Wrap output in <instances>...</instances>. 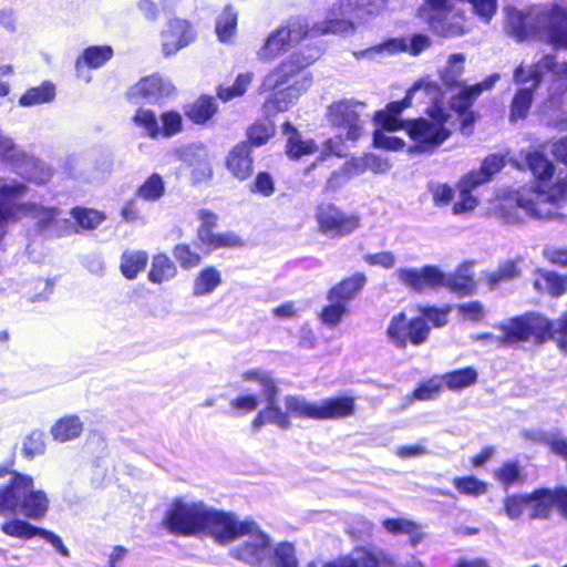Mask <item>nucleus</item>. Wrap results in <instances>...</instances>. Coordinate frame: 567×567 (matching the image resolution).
<instances>
[{
	"instance_id": "f257e3e1",
	"label": "nucleus",
	"mask_w": 567,
	"mask_h": 567,
	"mask_svg": "<svg viewBox=\"0 0 567 567\" xmlns=\"http://www.w3.org/2000/svg\"><path fill=\"white\" fill-rule=\"evenodd\" d=\"M506 31L518 41L538 37L556 47H567V9L558 4H537L519 10L507 7ZM546 72L567 75V62L557 63L553 55H545L537 63L519 64L514 71V82L520 87L511 105V120L525 118L530 109L534 91Z\"/></svg>"
},
{
	"instance_id": "f03ea898",
	"label": "nucleus",
	"mask_w": 567,
	"mask_h": 567,
	"mask_svg": "<svg viewBox=\"0 0 567 567\" xmlns=\"http://www.w3.org/2000/svg\"><path fill=\"white\" fill-rule=\"evenodd\" d=\"M502 336L482 333L474 336L476 341H485L494 347L515 342L533 340L535 343H543L546 339H553L558 347L567 352V311L558 321L551 322L538 313H526L516 317L501 326Z\"/></svg>"
},
{
	"instance_id": "7ed1b4c3",
	"label": "nucleus",
	"mask_w": 567,
	"mask_h": 567,
	"mask_svg": "<svg viewBox=\"0 0 567 567\" xmlns=\"http://www.w3.org/2000/svg\"><path fill=\"white\" fill-rule=\"evenodd\" d=\"M246 539L233 549V556L251 566H264L271 560L268 536L256 523L239 522L231 513L215 511V542L228 543L238 537Z\"/></svg>"
},
{
	"instance_id": "20e7f679",
	"label": "nucleus",
	"mask_w": 567,
	"mask_h": 567,
	"mask_svg": "<svg viewBox=\"0 0 567 567\" xmlns=\"http://www.w3.org/2000/svg\"><path fill=\"white\" fill-rule=\"evenodd\" d=\"M443 94L437 102H431L432 107L429 112L430 117L408 121L404 130L410 138L414 142V146L409 152H432L441 146L451 135V131L446 127L447 113L441 107Z\"/></svg>"
},
{
	"instance_id": "39448f33",
	"label": "nucleus",
	"mask_w": 567,
	"mask_h": 567,
	"mask_svg": "<svg viewBox=\"0 0 567 567\" xmlns=\"http://www.w3.org/2000/svg\"><path fill=\"white\" fill-rule=\"evenodd\" d=\"M244 380L250 383L248 391H257L267 403L252 421V429L258 431L262 425L276 424L281 429H288L291 425L287 411H282L278 405L279 389L275 379L266 371H248L244 374Z\"/></svg>"
},
{
	"instance_id": "423d86ee",
	"label": "nucleus",
	"mask_w": 567,
	"mask_h": 567,
	"mask_svg": "<svg viewBox=\"0 0 567 567\" xmlns=\"http://www.w3.org/2000/svg\"><path fill=\"white\" fill-rule=\"evenodd\" d=\"M212 523L210 511L200 502L177 498L168 506L163 525L173 534L202 535Z\"/></svg>"
},
{
	"instance_id": "0eeeda50",
	"label": "nucleus",
	"mask_w": 567,
	"mask_h": 567,
	"mask_svg": "<svg viewBox=\"0 0 567 567\" xmlns=\"http://www.w3.org/2000/svg\"><path fill=\"white\" fill-rule=\"evenodd\" d=\"M565 196H567V176L559 178L548 192L539 185L534 198L517 197L516 207L504 205L502 207L503 217L508 224H517L523 220L519 215V210H523L527 216L536 219H553L554 213L546 205L557 204Z\"/></svg>"
},
{
	"instance_id": "6e6552de",
	"label": "nucleus",
	"mask_w": 567,
	"mask_h": 567,
	"mask_svg": "<svg viewBox=\"0 0 567 567\" xmlns=\"http://www.w3.org/2000/svg\"><path fill=\"white\" fill-rule=\"evenodd\" d=\"M420 17L440 35L456 37L465 32L463 16L449 0H425L420 8Z\"/></svg>"
},
{
	"instance_id": "1a4fd4ad",
	"label": "nucleus",
	"mask_w": 567,
	"mask_h": 567,
	"mask_svg": "<svg viewBox=\"0 0 567 567\" xmlns=\"http://www.w3.org/2000/svg\"><path fill=\"white\" fill-rule=\"evenodd\" d=\"M318 51H313L308 55L301 53H293L289 55L278 68L267 74L260 86L261 91H271L280 85L289 83L296 76L300 75V81L297 86L301 90H306L311 79L306 75L305 69L311 65L318 59Z\"/></svg>"
},
{
	"instance_id": "9d476101",
	"label": "nucleus",
	"mask_w": 567,
	"mask_h": 567,
	"mask_svg": "<svg viewBox=\"0 0 567 567\" xmlns=\"http://www.w3.org/2000/svg\"><path fill=\"white\" fill-rule=\"evenodd\" d=\"M421 91L425 93L431 102H437L439 97L442 95V90L437 83L430 81L429 79H422L413 84L403 100L391 102L384 111L377 113V125L386 131L404 128L405 123L399 118V115L404 109L411 105L413 96Z\"/></svg>"
},
{
	"instance_id": "9b49d317",
	"label": "nucleus",
	"mask_w": 567,
	"mask_h": 567,
	"mask_svg": "<svg viewBox=\"0 0 567 567\" xmlns=\"http://www.w3.org/2000/svg\"><path fill=\"white\" fill-rule=\"evenodd\" d=\"M430 331L423 318H408L404 312H399L390 319L385 333L395 348L405 349L409 343L419 347L426 342Z\"/></svg>"
},
{
	"instance_id": "f8f14e48",
	"label": "nucleus",
	"mask_w": 567,
	"mask_h": 567,
	"mask_svg": "<svg viewBox=\"0 0 567 567\" xmlns=\"http://www.w3.org/2000/svg\"><path fill=\"white\" fill-rule=\"evenodd\" d=\"M20 206L21 218L28 216L34 219L37 230L44 237L58 238L78 231L61 209L22 203Z\"/></svg>"
},
{
	"instance_id": "ddd939ff",
	"label": "nucleus",
	"mask_w": 567,
	"mask_h": 567,
	"mask_svg": "<svg viewBox=\"0 0 567 567\" xmlns=\"http://www.w3.org/2000/svg\"><path fill=\"white\" fill-rule=\"evenodd\" d=\"M364 103L355 100H341L333 102L327 112V118L332 126L346 131V138L357 141L362 134L360 111Z\"/></svg>"
},
{
	"instance_id": "4468645a",
	"label": "nucleus",
	"mask_w": 567,
	"mask_h": 567,
	"mask_svg": "<svg viewBox=\"0 0 567 567\" xmlns=\"http://www.w3.org/2000/svg\"><path fill=\"white\" fill-rule=\"evenodd\" d=\"M316 218L320 231L331 238L346 236L360 225L358 216L344 214L331 204L320 205Z\"/></svg>"
},
{
	"instance_id": "2eb2a0df",
	"label": "nucleus",
	"mask_w": 567,
	"mask_h": 567,
	"mask_svg": "<svg viewBox=\"0 0 567 567\" xmlns=\"http://www.w3.org/2000/svg\"><path fill=\"white\" fill-rule=\"evenodd\" d=\"M307 567H319L316 563H310ZM322 567H394V560L384 551L378 549H368L358 547L348 556L340 557L333 561L326 563ZM411 567H425L417 561Z\"/></svg>"
},
{
	"instance_id": "dca6fc26",
	"label": "nucleus",
	"mask_w": 567,
	"mask_h": 567,
	"mask_svg": "<svg viewBox=\"0 0 567 567\" xmlns=\"http://www.w3.org/2000/svg\"><path fill=\"white\" fill-rule=\"evenodd\" d=\"M27 189L20 182L0 181V240L7 233L8 224L21 218L20 200Z\"/></svg>"
},
{
	"instance_id": "f3484780",
	"label": "nucleus",
	"mask_w": 567,
	"mask_h": 567,
	"mask_svg": "<svg viewBox=\"0 0 567 567\" xmlns=\"http://www.w3.org/2000/svg\"><path fill=\"white\" fill-rule=\"evenodd\" d=\"M532 518H547L553 509L567 513V488H539L529 494Z\"/></svg>"
},
{
	"instance_id": "a211bd4d",
	"label": "nucleus",
	"mask_w": 567,
	"mask_h": 567,
	"mask_svg": "<svg viewBox=\"0 0 567 567\" xmlns=\"http://www.w3.org/2000/svg\"><path fill=\"white\" fill-rule=\"evenodd\" d=\"M196 38V31L189 21L184 19H172L162 31V51L165 56L177 53L190 44Z\"/></svg>"
},
{
	"instance_id": "6ab92c4d",
	"label": "nucleus",
	"mask_w": 567,
	"mask_h": 567,
	"mask_svg": "<svg viewBox=\"0 0 567 567\" xmlns=\"http://www.w3.org/2000/svg\"><path fill=\"white\" fill-rule=\"evenodd\" d=\"M360 0H340L330 9L328 19L312 29L316 33H343L352 28V18L359 9Z\"/></svg>"
},
{
	"instance_id": "aec40b11",
	"label": "nucleus",
	"mask_w": 567,
	"mask_h": 567,
	"mask_svg": "<svg viewBox=\"0 0 567 567\" xmlns=\"http://www.w3.org/2000/svg\"><path fill=\"white\" fill-rule=\"evenodd\" d=\"M32 487V477L14 473L10 482L0 487V515L3 517L19 514L24 494Z\"/></svg>"
},
{
	"instance_id": "412c9836",
	"label": "nucleus",
	"mask_w": 567,
	"mask_h": 567,
	"mask_svg": "<svg viewBox=\"0 0 567 567\" xmlns=\"http://www.w3.org/2000/svg\"><path fill=\"white\" fill-rule=\"evenodd\" d=\"M113 48L110 45H92L83 50L75 61L76 76L85 82L91 81V75L84 71V66L99 69L113 56Z\"/></svg>"
},
{
	"instance_id": "4be33fe9",
	"label": "nucleus",
	"mask_w": 567,
	"mask_h": 567,
	"mask_svg": "<svg viewBox=\"0 0 567 567\" xmlns=\"http://www.w3.org/2000/svg\"><path fill=\"white\" fill-rule=\"evenodd\" d=\"M175 86L169 80L157 75H151L138 81L130 90L131 96L145 99H159L172 95Z\"/></svg>"
},
{
	"instance_id": "5701e85b",
	"label": "nucleus",
	"mask_w": 567,
	"mask_h": 567,
	"mask_svg": "<svg viewBox=\"0 0 567 567\" xmlns=\"http://www.w3.org/2000/svg\"><path fill=\"white\" fill-rule=\"evenodd\" d=\"M317 411L316 420L346 419L354 414L355 403L349 396L331 398L317 403Z\"/></svg>"
},
{
	"instance_id": "b1692460",
	"label": "nucleus",
	"mask_w": 567,
	"mask_h": 567,
	"mask_svg": "<svg viewBox=\"0 0 567 567\" xmlns=\"http://www.w3.org/2000/svg\"><path fill=\"white\" fill-rule=\"evenodd\" d=\"M282 130L287 137L286 153L290 158L298 159L302 156L317 152L318 146L315 141L303 137L301 133L289 122L284 124Z\"/></svg>"
},
{
	"instance_id": "393cba45",
	"label": "nucleus",
	"mask_w": 567,
	"mask_h": 567,
	"mask_svg": "<svg viewBox=\"0 0 567 567\" xmlns=\"http://www.w3.org/2000/svg\"><path fill=\"white\" fill-rule=\"evenodd\" d=\"M227 167L231 174L244 181L252 173V158L250 156V145L240 143L233 148L227 157Z\"/></svg>"
},
{
	"instance_id": "a878e982",
	"label": "nucleus",
	"mask_w": 567,
	"mask_h": 567,
	"mask_svg": "<svg viewBox=\"0 0 567 567\" xmlns=\"http://www.w3.org/2000/svg\"><path fill=\"white\" fill-rule=\"evenodd\" d=\"M498 74H493L481 83H476L463 89L458 94L452 97V109L458 113H465V111L473 104V102L481 95V93L485 90H491L498 81Z\"/></svg>"
},
{
	"instance_id": "bb28decb",
	"label": "nucleus",
	"mask_w": 567,
	"mask_h": 567,
	"mask_svg": "<svg viewBox=\"0 0 567 567\" xmlns=\"http://www.w3.org/2000/svg\"><path fill=\"white\" fill-rule=\"evenodd\" d=\"M49 508V499L43 491L29 487L24 494L19 509V514L27 518L39 520L43 518Z\"/></svg>"
},
{
	"instance_id": "cd10ccee",
	"label": "nucleus",
	"mask_w": 567,
	"mask_h": 567,
	"mask_svg": "<svg viewBox=\"0 0 567 567\" xmlns=\"http://www.w3.org/2000/svg\"><path fill=\"white\" fill-rule=\"evenodd\" d=\"M475 175H465L457 184L458 199L453 205V213L455 215L470 214L478 205V199L472 195V190L480 186Z\"/></svg>"
},
{
	"instance_id": "c85d7f7f",
	"label": "nucleus",
	"mask_w": 567,
	"mask_h": 567,
	"mask_svg": "<svg viewBox=\"0 0 567 567\" xmlns=\"http://www.w3.org/2000/svg\"><path fill=\"white\" fill-rule=\"evenodd\" d=\"M83 422L78 415H65L59 419L50 430L54 441L65 443L80 437L83 432Z\"/></svg>"
},
{
	"instance_id": "c756f323",
	"label": "nucleus",
	"mask_w": 567,
	"mask_h": 567,
	"mask_svg": "<svg viewBox=\"0 0 567 567\" xmlns=\"http://www.w3.org/2000/svg\"><path fill=\"white\" fill-rule=\"evenodd\" d=\"M293 83L285 90L277 91L264 103V112L268 116L276 115L289 109L291 104L297 101L300 95L301 89Z\"/></svg>"
},
{
	"instance_id": "7c9ffc66",
	"label": "nucleus",
	"mask_w": 567,
	"mask_h": 567,
	"mask_svg": "<svg viewBox=\"0 0 567 567\" xmlns=\"http://www.w3.org/2000/svg\"><path fill=\"white\" fill-rule=\"evenodd\" d=\"M290 45L288 32L279 28L267 37L264 45L257 52L258 59L270 62L287 51Z\"/></svg>"
},
{
	"instance_id": "2f4dec72",
	"label": "nucleus",
	"mask_w": 567,
	"mask_h": 567,
	"mask_svg": "<svg viewBox=\"0 0 567 567\" xmlns=\"http://www.w3.org/2000/svg\"><path fill=\"white\" fill-rule=\"evenodd\" d=\"M17 173L34 183H47L52 177V169L40 159L25 154V158L14 168Z\"/></svg>"
},
{
	"instance_id": "473e14b6",
	"label": "nucleus",
	"mask_w": 567,
	"mask_h": 567,
	"mask_svg": "<svg viewBox=\"0 0 567 567\" xmlns=\"http://www.w3.org/2000/svg\"><path fill=\"white\" fill-rule=\"evenodd\" d=\"M525 161L533 172L534 176L539 181L542 188H545V183L554 175V164L544 155L543 152L533 150L525 152Z\"/></svg>"
},
{
	"instance_id": "72a5a7b5",
	"label": "nucleus",
	"mask_w": 567,
	"mask_h": 567,
	"mask_svg": "<svg viewBox=\"0 0 567 567\" xmlns=\"http://www.w3.org/2000/svg\"><path fill=\"white\" fill-rule=\"evenodd\" d=\"M534 287L539 292H548L554 297L561 296L567 290V277L553 271L539 270Z\"/></svg>"
},
{
	"instance_id": "f704fd0d",
	"label": "nucleus",
	"mask_w": 567,
	"mask_h": 567,
	"mask_svg": "<svg viewBox=\"0 0 567 567\" xmlns=\"http://www.w3.org/2000/svg\"><path fill=\"white\" fill-rule=\"evenodd\" d=\"M430 44L431 40L429 37L424 34H415L411 39L391 40L384 45H382L380 49L386 50L391 53L405 51L413 55H417L422 51L427 49Z\"/></svg>"
},
{
	"instance_id": "c9c22d12",
	"label": "nucleus",
	"mask_w": 567,
	"mask_h": 567,
	"mask_svg": "<svg viewBox=\"0 0 567 567\" xmlns=\"http://www.w3.org/2000/svg\"><path fill=\"white\" fill-rule=\"evenodd\" d=\"M364 284V275L357 274L334 286L328 293V300H334L336 298L347 305L361 290Z\"/></svg>"
},
{
	"instance_id": "e433bc0d",
	"label": "nucleus",
	"mask_w": 567,
	"mask_h": 567,
	"mask_svg": "<svg viewBox=\"0 0 567 567\" xmlns=\"http://www.w3.org/2000/svg\"><path fill=\"white\" fill-rule=\"evenodd\" d=\"M447 280L445 287L451 288L453 291L468 295L475 289V281L473 278L472 265H462L453 275H446Z\"/></svg>"
},
{
	"instance_id": "4c0bfd02",
	"label": "nucleus",
	"mask_w": 567,
	"mask_h": 567,
	"mask_svg": "<svg viewBox=\"0 0 567 567\" xmlns=\"http://www.w3.org/2000/svg\"><path fill=\"white\" fill-rule=\"evenodd\" d=\"M147 255L142 250H126L121 257L120 269L126 279H134L147 264Z\"/></svg>"
},
{
	"instance_id": "58836bf2",
	"label": "nucleus",
	"mask_w": 567,
	"mask_h": 567,
	"mask_svg": "<svg viewBox=\"0 0 567 567\" xmlns=\"http://www.w3.org/2000/svg\"><path fill=\"white\" fill-rule=\"evenodd\" d=\"M465 55L454 53L449 56L446 65L440 71V76L447 87L461 84L460 79L464 71Z\"/></svg>"
},
{
	"instance_id": "ea45409f",
	"label": "nucleus",
	"mask_w": 567,
	"mask_h": 567,
	"mask_svg": "<svg viewBox=\"0 0 567 567\" xmlns=\"http://www.w3.org/2000/svg\"><path fill=\"white\" fill-rule=\"evenodd\" d=\"M55 96V87L53 84L45 82L39 86L29 89L19 99L21 106H34L51 102Z\"/></svg>"
},
{
	"instance_id": "a19ab883",
	"label": "nucleus",
	"mask_w": 567,
	"mask_h": 567,
	"mask_svg": "<svg viewBox=\"0 0 567 567\" xmlns=\"http://www.w3.org/2000/svg\"><path fill=\"white\" fill-rule=\"evenodd\" d=\"M285 406L288 416L312 420L317 417V403H311L302 396L287 395L285 398Z\"/></svg>"
},
{
	"instance_id": "79ce46f5",
	"label": "nucleus",
	"mask_w": 567,
	"mask_h": 567,
	"mask_svg": "<svg viewBox=\"0 0 567 567\" xmlns=\"http://www.w3.org/2000/svg\"><path fill=\"white\" fill-rule=\"evenodd\" d=\"M177 269L174 262L166 255L154 257L148 279L154 284H162L176 276Z\"/></svg>"
},
{
	"instance_id": "37998d69",
	"label": "nucleus",
	"mask_w": 567,
	"mask_h": 567,
	"mask_svg": "<svg viewBox=\"0 0 567 567\" xmlns=\"http://www.w3.org/2000/svg\"><path fill=\"white\" fill-rule=\"evenodd\" d=\"M383 527L386 532L391 534L409 535L410 542L413 546H416L422 539V534L416 524L404 518L385 519L383 520Z\"/></svg>"
},
{
	"instance_id": "c03bdc74",
	"label": "nucleus",
	"mask_w": 567,
	"mask_h": 567,
	"mask_svg": "<svg viewBox=\"0 0 567 567\" xmlns=\"http://www.w3.org/2000/svg\"><path fill=\"white\" fill-rule=\"evenodd\" d=\"M237 30V11L231 7H226L219 16L215 32L220 42H229Z\"/></svg>"
},
{
	"instance_id": "a18cd8bd",
	"label": "nucleus",
	"mask_w": 567,
	"mask_h": 567,
	"mask_svg": "<svg viewBox=\"0 0 567 567\" xmlns=\"http://www.w3.org/2000/svg\"><path fill=\"white\" fill-rule=\"evenodd\" d=\"M443 381L450 390H462L477 381V372L473 368L456 370L444 374Z\"/></svg>"
},
{
	"instance_id": "49530a36",
	"label": "nucleus",
	"mask_w": 567,
	"mask_h": 567,
	"mask_svg": "<svg viewBox=\"0 0 567 567\" xmlns=\"http://www.w3.org/2000/svg\"><path fill=\"white\" fill-rule=\"evenodd\" d=\"M1 532L10 537L30 539L39 536L41 528L29 524L25 520L13 518L3 523L0 527Z\"/></svg>"
},
{
	"instance_id": "de8ad7c7",
	"label": "nucleus",
	"mask_w": 567,
	"mask_h": 567,
	"mask_svg": "<svg viewBox=\"0 0 567 567\" xmlns=\"http://www.w3.org/2000/svg\"><path fill=\"white\" fill-rule=\"evenodd\" d=\"M71 216L84 230L95 229L101 223L105 220V215L102 212L91 208H73L71 210Z\"/></svg>"
},
{
	"instance_id": "09e8293b",
	"label": "nucleus",
	"mask_w": 567,
	"mask_h": 567,
	"mask_svg": "<svg viewBox=\"0 0 567 567\" xmlns=\"http://www.w3.org/2000/svg\"><path fill=\"white\" fill-rule=\"evenodd\" d=\"M186 116L194 123L200 124L207 121L213 114V102L208 95H203L193 104L188 105Z\"/></svg>"
},
{
	"instance_id": "8fccbe9b",
	"label": "nucleus",
	"mask_w": 567,
	"mask_h": 567,
	"mask_svg": "<svg viewBox=\"0 0 567 567\" xmlns=\"http://www.w3.org/2000/svg\"><path fill=\"white\" fill-rule=\"evenodd\" d=\"M504 156L501 154L488 155L478 171H473L467 175H475L477 184L482 185L489 181V178L499 172L504 166Z\"/></svg>"
},
{
	"instance_id": "3c124183",
	"label": "nucleus",
	"mask_w": 567,
	"mask_h": 567,
	"mask_svg": "<svg viewBox=\"0 0 567 567\" xmlns=\"http://www.w3.org/2000/svg\"><path fill=\"white\" fill-rule=\"evenodd\" d=\"M0 158L14 168L25 158V153L13 142V140L0 131Z\"/></svg>"
},
{
	"instance_id": "603ef678",
	"label": "nucleus",
	"mask_w": 567,
	"mask_h": 567,
	"mask_svg": "<svg viewBox=\"0 0 567 567\" xmlns=\"http://www.w3.org/2000/svg\"><path fill=\"white\" fill-rule=\"evenodd\" d=\"M165 193V184L158 174H152L137 189L138 197L155 202Z\"/></svg>"
},
{
	"instance_id": "864d4df0",
	"label": "nucleus",
	"mask_w": 567,
	"mask_h": 567,
	"mask_svg": "<svg viewBox=\"0 0 567 567\" xmlns=\"http://www.w3.org/2000/svg\"><path fill=\"white\" fill-rule=\"evenodd\" d=\"M447 277L435 266H424L420 269L421 291L445 287Z\"/></svg>"
},
{
	"instance_id": "5fc2aeb1",
	"label": "nucleus",
	"mask_w": 567,
	"mask_h": 567,
	"mask_svg": "<svg viewBox=\"0 0 567 567\" xmlns=\"http://www.w3.org/2000/svg\"><path fill=\"white\" fill-rule=\"evenodd\" d=\"M494 476L505 488L523 482L519 465L515 462L504 463L494 472Z\"/></svg>"
},
{
	"instance_id": "6e6d98bb",
	"label": "nucleus",
	"mask_w": 567,
	"mask_h": 567,
	"mask_svg": "<svg viewBox=\"0 0 567 567\" xmlns=\"http://www.w3.org/2000/svg\"><path fill=\"white\" fill-rule=\"evenodd\" d=\"M329 302L330 303L322 309L320 319L323 324L334 328L340 323L342 317L346 315L347 305L336 298L334 300H329Z\"/></svg>"
},
{
	"instance_id": "4d7b16f0",
	"label": "nucleus",
	"mask_w": 567,
	"mask_h": 567,
	"mask_svg": "<svg viewBox=\"0 0 567 567\" xmlns=\"http://www.w3.org/2000/svg\"><path fill=\"white\" fill-rule=\"evenodd\" d=\"M524 437L533 439L537 442H544L548 445L550 451L567 461V441L558 439L554 434L534 433L533 435L528 432L523 433Z\"/></svg>"
},
{
	"instance_id": "13d9d810",
	"label": "nucleus",
	"mask_w": 567,
	"mask_h": 567,
	"mask_svg": "<svg viewBox=\"0 0 567 567\" xmlns=\"http://www.w3.org/2000/svg\"><path fill=\"white\" fill-rule=\"evenodd\" d=\"M453 484L461 494L468 496L483 495L487 489V485L474 476L456 477Z\"/></svg>"
},
{
	"instance_id": "bf43d9fd",
	"label": "nucleus",
	"mask_w": 567,
	"mask_h": 567,
	"mask_svg": "<svg viewBox=\"0 0 567 567\" xmlns=\"http://www.w3.org/2000/svg\"><path fill=\"white\" fill-rule=\"evenodd\" d=\"M272 563L276 567H297L298 563L292 544H279L274 550Z\"/></svg>"
},
{
	"instance_id": "052dcab7",
	"label": "nucleus",
	"mask_w": 567,
	"mask_h": 567,
	"mask_svg": "<svg viewBox=\"0 0 567 567\" xmlns=\"http://www.w3.org/2000/svg\"><path fill=\"white\" fill-rule=\"evenodd\" d=\"M250 82L251 74H239L231 86L218 89V97L224 102H227L234 97L241 96L246 92Z\"/></svg>"
},
{
	"instance_id": "680f3d73",
	"label": "nucleus",
	"mask_w": 567,
	"mask_h": 567,
	"mask_svg": "<svg viewBox=\"0 0 567 567\" xmlns=\"http://www.w3.org/2000/svg\"><path fill=\"white\" fill-rule=\"evenodd\" d=\"M518 276V270L513 261H507L499 268L486 276L487 284L491 288H495L503 281L511 280Z\"/></svg>"
},
{
	"instance_id": "e2e57ef3",
	"label": "nucleus",
	"mask_w": 567,
	"mask_h": 567,
	"mask_svg": "<svg viewBox=\"0 0 567 567\" xmlns=\"http://www.w3.org/2000/svg\"><path fill=\"white\" fill-rule=\"evenodd\" d=\"M134 122L143 127L151 137H156L159 134L158 122L155 114L150 110L140 109L134 116Z\"/></svg>"
},
{
	"instance_id": "0e129e2a",
	"label": "nucleus",
	"mask_w": 567,
	"mask_h": 567,
	"mask_svg": "<svg viewBox=\"0 0 567 567\" xmlns=\"http://www.w3.org/2000/svg\"><path fill=\"white\" fill-rule=\"evenodd\" d=\"M442 385L437 380H429L422 383L419 388H416L412 398H408L409 403L413 400L417 401H429L435 399L441 392Z\"/></svg>"
},
{
	"instance_id": "69168bd1",
	"label": "nucleus",
	"mask_w": 567,
	"mask_h": 567,
	"mask_svg": "<svg viewBox=\"0 0 567 567\" xmlns=\"http://www.w3.org/2000/svg\"><path fill=\"white\" fill-rule=\"evenodd\" d=\"M392 131H386L381 127L374 132L373 143L375 147L399 151L404 146V141L400 137L390 135Z\"/></svg>"
},
{
	"instance_id": "338daca9",
	"label": "nucleus",
	"mask_w": 567,
	"mask_h": 567,
	"mask_svg": "<svg viewBox=\"0 0 567 567\" xmlns=\"http://www.w3.org/2000/svg\"><path fill=\"white\" fill-rule=\"evenodd\" d=\"M525 508H529V494L508 496L505 499V512L511 519L520 517Z\"/></svg>"
},
{
	"instance_id": "774afa93",
	"label": "nucleus",
	"mask_w": 567,
	"mask_h": 567,
	"mask_svg": "<svg viewBox=\"0 0 567 567\" xmlns=\"http://www.w3.org/2000/svg\"><path fill=\"white\" fill-rule=\"evenodd\" d=\"M274 128L269 124H255L248 130V144L260 146L272 135Z\"/></svg>"
}]
</instances>
